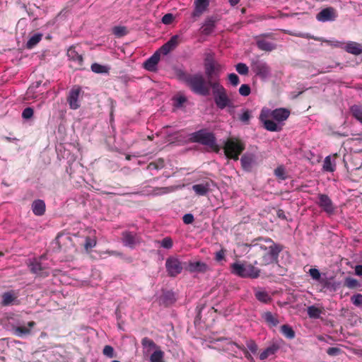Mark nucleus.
I'll use <instances>...</instances> for the list:
<instances>
[{
    "instance_id": "obj_1",
    "label": "nucleus",
    "mask_w": 362,
    "mask_h": 362,
    "mask_svg": "<svg viewBox=\"0 0 362 362\" xmlns=\"http://www.w3.org/2000/svg\"><path fill=\"white\" fill-rule=\"evenodd\" d=\"M289 115L290 111L285 108H277L272 110L264 107L259 115V119L267 130L280 132L282 129L281 122L287 119Z\"/></svg>"
},
{
    "instance_id": "obj_2",
    "label": "nucleus",
    "mask_w": 362,
    "mask_h": 362,
    "mask_svg": "<svg viewBox=\"0 0 362 362\" xmlns=\"http://www.w3.org/2000/svg\"><path fill=\"white\" fill-rule=\"evenodd\" d=\"M185 81L194 93L204 96L209 95L211 88L209 80L206 82L202 74L189 75L185 77Z\"/></svg>"
},
{
    "instance_id": "obj_3",
    "label": "nucleus",
    "mask_w": 362,
    "mask_h": 362,
    "mask_svg": "<svg viewBox=\"0 0 362 362\" xmlns=\"http://www.w3.org/2000/svg\"><path fill=\"white\" fill-rule=\"evenodd\" d=\"M230 272L241 278L257 279L260 274V269L253 264L240 261H236L230 265Z\"/></svg>"
},
{
    "instance_id": "obj_4",
    "label": "nucleus",
    "mask_w": 362,
    "mask_h": 362,
    "mask_svg": "<svg viewBox=\"0 0 362 362\" xmlns=\"http://www.w3.org/2000/svg\"><path fill=\"white\" fill-rule=\"evenodd\" d=\"M217 107L223 110L226 107H233V102L229 98L226 88L221 85L218 80L209 82Z\"/></svg>"
},
{
    "instance_id": "obj_5",
    "label": "nucleus",
    "mask_w": 362,
    "mask_h": 362,
    "mask_svg": "<svg viewBox=\"0 0 362 362\" xmlns=\"http://www.w3.org/2000/svg\"><path fill=\"white\" fill-rule=\"evenodd\" d=\"M245 148V143L236 138L228 139L224 142L223 150L226 156L234 160L239 159V156Z\"/></svg>"
},
{
    "instance_id": "obj_6",
    "label": "nucleus",
    "mask_w": 362,
    "mask_h": 362,
    "mask_svg": "<svg viewBox=\"0 0 362 362\" xmlns=\"http://www.w3.org/2000/svg\"><path fill=\"white\" fill-rule=\"evenodd\" d=\"M190 139L194 142H198L209 146L216 153L220 151L219 146L216 144L214 135L205 130H199L192 133L190 135Z\"/></svg>"
},
{
    "instance_id": "obj_7",
    "label": "nucleus",
    "mask_w": 362,
    "mask_h": 362,
    "mask_svg": "<svg viewBox=\"0 0 362 362\" xmlns=\"http://www.w3.org/2000/svg\"><path fill=\"white\" fill-rule=\"evenodd\" d=\"M251 69L255 76L262 81H267L272 76L271 67L264 60H253L251 64Z\"/></svg>"
},
{
    "instance_id": "obj_8",
    "label": "nucleus",
    "mask_w": 362,
    "mask_h": 362,
    "mask_svg": "<svg viewBox=\"0 0 362 362\" xmlns=\"http://www.w3.org/2000/svg\"><path fill=\"white\" fill-rule=\"evenodd\" d=\"M204 69L208 80L213 82L212 79H218L222 66L215 62L211 56H207L204 62Z\"/></svg>"
},
{
    "instance_id": "obj_9",
    "label": "nucleus",
    "mask_w": 362,
    "mask_h": 362,
    "mask_svg": "<svg viewBox=\"0 0 362 362\" xmlns=\"http://www.w3.org/2000/svg\"><path fill=\"white\" fill-rule=\"evenodd\" d=\"M166 270L170 276H176L183 269V264L175 257H170L165 262Z\"/></svg>"
},
{
    "instance_id": "obj_10",
    "label": "nucleus",
    "mask_w": 362,
    "mask_h": 362,
    "mask_svg": "<svg viewBox=\"0 0 362 362\" xmlns=\"http://www.w3.org/2000/svg\"><path fill=\"white\" fill-rule=\"evenodd\" d=\"M35 325V322L33 321L27 323H18L17 325H13L11 330L15 336L23 337L31 334V329Z\"/></svg>"
},
{
    "instance_id": "obj_11",
    "label": "nucleus",
    "mask_w": 362,
    "mask_h": 362,
    "mask_svg": "<svg viewBox=\"0 0 362 362\" xmlns=\"http://www.w3.org/2000/svg\"><path fill=\"white\" fill-rule=\"evenodd\" d=\"M282 250L283 247L279 244L271 245L269 247V252L262 257L263 264L267 265L276 262Z\"/></svg>"
},
{
    "instance_id": "obj_12",
    "label": "nucleus",
    "mask_w": 362,
    "mask_h": 362,
    "mask_svg": "<svg viewBox=\"0 0 362 362\" xmlns=\"http://www.w3.org/2000/svg\"><path fill=\"white\" fill-rule=\"evenodd\" d=\"M81 88L79 86H74L67 96V102L71 110H77L81 106L80 95Z\"/></svg>"
},
{
    "instance_id": "obj_13",
    "label": "nucleus",
    "mask_w": 362,
    "mask_h": 362,
    "mask_svg": "<svg viewBox=\"0 0 362 362\" xmlns=\"http://www.w3.org/2000/svg\"><path fill=\"white\" fill-rule=\"evenodd\" d=\"M337 17L336 10L332 7H327L320 11L316 16L320 22L334 21Z\"/></svg>"
},
{
    "instance_id": "obj_14",
    "label": "nucleus",
    "mask_w": 362,
    "mask_h": 362,
    "mask_svg": "<svg viewBox=\"0 0 362 362\" xmlns=\"http://www.w3.org/2000/svg\"><path fill=\"white\" fill-rule=\"evenodd\" d=\"M242 168L245 171H251L252 167L257 164V157L252 153H245L240 158Z\"/></svg>"
},
{
    "instance_id": "obj_15",
    "label": "nucleus",
    "mask_w": 362,
    "mask_h": 362,
    "mask_svg": "<svg viewBox=\"0 0 362 362\" xmlns=\"http://www.w3.org/2000/svg\"><path fill=\"white\" fill-rule=\"evenodd\" d=\"M141 346L143 355L145 358L148 357L155 350L160 349L152 339L148 337L142 339Z\"/></svg>"
},
{
    "instance_id": "obj_16",
    "label": "nucleus",
    "mask_w": 362,
    "mask_h": 362,
    "mask_svg": "<svg viewBox=\"0 0 362 362\" xmlns=\"http://www.w3.org/2000/svg\"><path fill=\"white\" fill-rule=\"evenodd\" d=\"M213 185L211 180H204L200 183L192 185V188L197 195L205 196L211 191Z\"/></svg>"
},
{
    "instance_id": "obj_17",
    "label": "nucleus",
    "mask_w": 362,
    "mask_h": 362,
    "mask_svg": "<svg viewBox=\"0 0 362 362\" xmlns=\"http://www.w3.org/2000/svg\"><path fill=\"white\" fill-rule=\"evenodd\" d=\"M319 201L317 204L321 207L326 213L331 214L334 211L333 203L330 198L324 194H320L318 195Z\"/></svg>"
},
{
    "instance_id": "obj_18",
    "label": "nucleus",
    "mask_w": 362,
    "mask_h": 362,
    "mask_svg": "<svg viewBox=\"0 0 362 362\" xmlns=\"http://www.w3.org/2000/svg\"><path fill=\"white\" fill-rule=\"evenodd\" d=\"M271 34H264L256 37V43L258 48L263 51L271 52L276 48V45L263 39V37H270Z\"/></svg>"
},
{
    "instance_id": "obj_19",
    "label": "nucleus",
    "mask_w": 362,
    "mask_h": 362,
    "mask_svg": "<svg viewBox=\"0 0 362 362\" xmlns=\"http://www.w3.org/2000/svg\"><path fill=\"white\" fill-rule=\"evenodd\" d=\"M44 259H45V257L41 256L40 258L34 259L30 262L29 267L33 273L40 274L47 268V265L43 262Z\"/></svg>"
},
{
    "instance_id": "obj_20",
    "label": "nucleus",
    "mask_w": 362,
    "mask_h": 362,
    "mask_svg": "<svg viewBox=\"0 0 362 362\" xmlns=\"http://www.w3.org/2000/svg\"><path fill=\"white\" fill-rule=\"evenodd\" d=\"M179 39L180 36L177 35L171 37V38L159 49V52L162 53L163 55L168 54L178 45Z\"/></svg>"
},
{
    "instance_id": "obj_21",
    "label": "nucleus",
    "mask_w": 362,
    "mask_h": 362,
    "mask_svg": "<svg viewBox=\"0 0 362 362\" xmlns=\"http://www.w3.org/2000/svg\"><path fill=\"white\" fill-rule=\"evenodd\" d=\"M122 242L125 246L134 247L140 242V239L136 233L125 231L122 233Z\"/></svg>"
},
{
    "instance_id": "obj_22",
    "label": "nucleus",
    "mask_w": 362,
    "mask_h": 362,
    "mask_svg": "<svg viewBox=\"0 0 362 362\" xmlns=\"http://www.w3.org/2000/svg\"><path fill=\"white\" fill-rule=\"evenodd\" d=\"M209 5V0H194L192 16L199 17L207 9Z\"/></svg>"
},
{
    "instance_id": "obj_23",
    "label": "nucleus",
    "mask_w": 362,
    "mask_h": 362,
    "mask_svg": "<svg viewBox=\"0 0 362 362\" xmlns=\"http://www.w3.org/2000/svg\"><path fill=\"white\" fill-rule=\"evenodd\" d=\"M160 55L159 51H156L151 57L145 61L144 63V69L149 71H155L160 60Z\"/></svg>"
},
{
    "instance_id": "obj_24",
    "label": "nucleus",
    "mask_w": 362,
    "mask_h": 362,
    "mask_svg": "<svg viewBox=\"0 0 362 362\" xmlns=\"http://www.w3.org/2000/svg\"><path fill=\"white\" fill-rule=\"evenodd\" d=\"M344 49L351 54L359 55L362 54V45L356 42L349 41L345 44Z\"/></svg>"
},
{
    "instance_id": "obj_25",
    "label": "nucleus",
    "mask_w": 362,
    "mask_h": 362,
    "mask_svg": "<svg viewBox=\"0 0 362 362\" xmlns=\"http://www.w3.org/2000/svg\"><path fill=\"white\" fill-rule=\"evenodd\" d=\"M187 269L190 272H205L208 269V266L203 262H190Z\"/></svg>"
},
{
    "instance_id": "obj_26",
    "label": "nucleus",
    "mask_w": 362,
    "mask_h": 362,
    "mask_svg": "<svg viewBox=\"0 0 362 362\" xmlns=\"http://www.w3.org/2000/svg\"><path fill=\"white\" fill-rule=\"evenodd\" d=\"M318 283L322 287L321 290L326 288L330 291H335L339 285L334 282L332 279L327 278L325 274Z\"/></svg>"
},
{
    "instance_id": "obj_27",
    "label": "nucleus",
    "mask_w": 362,
    "mask_h": 362,
    "mask_svg": "<svg viewBox=\"0 0 362 362\" xmlns=\"http://www.w3.org/2000/svg\"><path fill=\"white\" fill-rule=\"evenodd\" d=\"M67 56L70 60L75 62L78 65H82L83 57L76 51L75 47H71L68 49Z\"/></svg>"
},
{
    "instance_id": "obj_28",
    "label": "nucleus",
    "mask_w": 362,
    "mask_h": 362,
    "mask_svg": "<svg viewBox=\"0 0 362 362\" xmlns=\"http://www.w3.org/2000/svg\"><path fill=\"white\" fill-rule=\"evenodd\" d=\"M32 210L36 216H42L45 211V204L41 199L35 200L32 204Z\"/></svg>"
},
{
    "instance_id": "obj_29",
    "label": "nucleus",
    "mask_w": 362,
    "mask_h": 362,
    "mask_svg": "<svg viewBox=\"0 0 362 362\" xmlns=\"http://www.w3.org/2000/svg\"><path fill=\"white\" fill-rule=\"evenodd\" d=\"M255 296L259 301L264 303H268L272 300V298L269 294L262 288L255 289Z\"/></svg>"
},
{
    "instance_id": "obj_30",
    "label": "nucleus",
    "mask_w": 362,
    "mask_h": 362,
    "mask_svg": "<svg viewBox=\"0 0 362 362\" xmlns=\"http://www.w3.org/2000/svg\"><path fill=\"white\" fill-rule=\"evenodd\" d=\"M262 317L269 327H276L279 323L277 316L273 315L271 312L264 313Z\"/></svg>"
},
{
    "instance_id": "obj_31",
    "label": "nucleus",
    "mask_w": 362,
    "mask_h": 362,
    "mask_svg": "<svg viewBox=\"0 0 362 362\" xmlns=\"http://www.w3.org/2000/svg\"><path fill=\"white\" fill-rule=\"evenodd\" d=\"M214 28L215 21L213 18H209L204 21L202 27V33L204 35H208L213 32Z\"/></svg>"
},
{
    "instance_id": "obj_32",
    "label": "nucleus",
    "mask_w": 362,
    "mask_h": 362,
    "mask_svg": "<svg viewBox=\"0 0 362 362\" xmlns=\"http://www.w3.org/2000/svg\"><path fill=\"white\" fill-rule=\"evenodd\" d=\"M279 349V346L276 344H273L265 349L260 354V360H265L269 356L274 355Z\"/></svg>"
},
{
    "instance_id": "obj_33",
    "label": "nucleus",
    "mask_w": 362,
    "mask_h": 362,
    "mask_svg": "<svg viewBox=\"0 0 362 362\" xmlns=\"http://www.w3.org/2000/svg\"><path fill=\"white\" fill-rule=\"evenodd\" d=\"M17 295L13 291H8L3 293L1 303L3 305H9L17 299Z\"/></svg>"
},
{
    "instance_id": "obj_34",
    "label": "nucleus",
    "mask_w": 362,
    "mask_h": 362,
    "mask_svg": "<svg viewBox=\"0 0 362 362\" xmlns=\"http://www.w3.org/2000/svg\"><path fill=\"white\" fill-rule=\"evenodd\" d=\"M164 355V352L160 349L155 350L148 358L151 362H165Z\"/></svg>"
},
{
    "instance_id": "obj_35",
    "label": "nucleus",
    "mask_w": 362,
    "mask_h": 362,
    "mask_svg": "<svg viewBox=\"0 0 362 362\" xmlns=\"http://www.w3.org/2000/svg\"><path fill=\"white\" fill-rule=\"evenodd\" d=\"M281 332L288 339H293L296 336L293 328L288 325H284L281 327Z\"/></svg>"
},
{
    "instance_id": "obj_36",
    "label": "nucleus",
    "mask_w": 362,
    "mask_h": 362,
    "mask_svg": "<svg viewBox=\"0 0 362 362\" xmlns=\"http://www.w3.org/2000/svg\"><path fill=\"white\" fill-rule=\"evenodd\" d=\"M42 35L40 33H36L33 35L27 42L26 47L28 49H32L37 44H38L42 40Z\"/></svg>"
},
{
    "instance_id": "obj_37",
    "label": "nucleus",
    "mask_w": 362,
    "mask_h": 362,
    "mask_svg": "<svg viewBox=\"0 0 362 362\" xmlns=\"http://www.w3.org/2000/svg\"><path fill=\"white\" fill-rule=\"evenodd\" d=\"M352 115L361 123H362V106L354 105L351 107Z\"/></svg>"
},
{
    "instance_id": "obj_38",
    "label": "nucleus",
    "mask_w": 362,
    "mask_h": 362,
    "mask_svg": "<svg viewBox=\"0 0 362 362\" xmlns=\"http://www.w3.org/2000/svg\"><path fill=\"white\" fill-rule=\"evenodd\" d=\"M322 169L326 172H333L335 170V165L332 162L329 156L325 157L323 163Z\"/></svg>"
},
{
    "instance_id": "obj_39",
    "label": "nucleus",
    "mask_w": 362,
    "mask_h": 362,
    "mask_svg": "<svg viewBox=\"0 0 362 362\" xmlns=\"http://www.w3.org/2000/svg\"><path fill=\"white\" fill-rule=\"evenodd\" d=\"M91 70L96 74H107L109 72V68L107 66L98 63H94L91 65Z\"/></svg>"
},
{
    "instance_id": "obj_40",
    "label": "nucleus",
    "mask_w": 362,
    "mask_h": 362,
    "mask_svg": "<svg viewBox=\"0 0 362 362\" xmlns=\"http://www.w3.org/2000/svg\"><path fill=\"white\" fill-rule=\"evenodd\" d=\"M308 315L311 318H319L321 314V311L319 308L314 305L309 306L308 308Z\"/></svg>"
},
{
    "instance_id": "obj_41",
    "label": "nucleus",
    "mask_w": 362,
    "mask_h": 362,
    "mask_svg": "<svg viewBox=\"0 0 362 362\" xmlns=\"http://www.w3.org/2000/svg\"><path fill=\"white\" fill-rule=\"evenodd\" d=\"M112 32L117 37H121L127 35V28L124 26H115L112 29Z\"/></svg>"
},
{
    "instance_id": "obj_42",
    "label": "nucleus",
    "mask_w": 362,
    "mask_h": 362,
    "mask_svg": "<svg viewBox=\"0 0 362 362\" xmlns=\"http://www.w3.org/2000/svg\"><path fill=\"white\" fill-rule=\"evenodd\" d=\"M175 106L176 107H180L187 101V98L183 95H177L173 98Z\"/></svg>"
},
{
    "instance_id": "obj_43",
    "label": "nucleus",
    "mask_w": 362,
    "mask_h": 362,
    "mask_svg": "<svg viewBox=\"0 0 362 362\" xmlns=\"http://www.w3.org/2000/svg\"><path fill=\"white\" fill-rule=\"evenodd\" d=\"M309 274L312 277L313 279L317 281L318 282L323 276V274H322L320 271L317 269L312 268L309 270Z\"/></svg>"
},
{
    "instance_id": "obj_44",
    "label": "nucleus",
    "mask_w": 362,
    "mask_h": 362,
    "mask_svg": "<svg viewBox=\"0 0 362 362\" xmlns=\"http://www.w3.org/2000/svg\"><path fill=\"white\" fill-rule=\"evenodd\" d=\"M235 69L241 75H247L249 72L248 66L244 63H238L235 66Z\"/></svg>"
},
{
    "instance_id": "obj_45",
    "label": "nucleus",
    "mask_w": 362,
    "mask_h": 362,
    "mask_svg": "<svg viewBox=\"0 0 362 362\" xmlns=\"http://www.w3.org/2000/svg\"><path fill=\"white\" fill-rule=\"evenodd\" d=\"M251 118V111L249 110H243V113L240 115V120L245 123L247 124Z\"/></svg>"
},
{
    "instance_id": "obj_46",
    "label": "nucleus",
    "mask_w": 362,
    "mask_h": 362,
    "mask_svg": "<svg viewBox=\"0 0 362 362\" xmlns=\"http://www.w3.org/2000/svg\"><path fill=\"white\" fill-rule=\"evenodd\" d=\"M274 175L281 180H284L286 178L285 169L283 166H279L274 170Z\"/></svg>"
},
{
    "instance_id": "obj_47",
    "label": "nucleus",
    "mask_w": 362,
    "mask_h": 362,
    "mask_svg": "<svg viewBox=\"0 0 362 362\" xmlns=\"http://www.w3.org/2000/svg\"><path fill=\"white\" fill-rule=\"evenodd\" d=\"M344 284L349 288H354L359 286L358 281L356 279L351 277L346 278Z\"/></svg>"
},
{
    "instance_id": "obj_48",
    "label": "nucleus",
    "mask_w": 362,
    "mask_h": 362,
    "mask_svg": "<svg viewBox=\"0 0 362 362\" xmlns=\"http://www.w3.org/2000/svg\"><path fill=\"white\" fill-rule=\"evenodd\" d=\"M351 303L357 307L362 306V294L357 293L351 296Z\"/></svg>"
},
{
    "instance_id": "obj_49",
    "label": "nucleus",
    "mask_w": 362,
    "mask_h": 362,
    "mask_svg": "<svg viewBox=\"0 0 362 362\" xmlns=\"http://www.w3.org/2000/svg\"><path fill=\"white\" fill-rule=\"evenodd\" d=\"M96 245V240L95 238H92L90 237H87L86 238L84 247L86 250L94 247Z\"/></svg>"
},
{
    "instance_id": "obj_50",
    "label": "nucleus",
    "mask_w": 362,
    "mask_h": 362,
    "mask_svg": "<svg viewBox=\"0 0 362 362\" xmlns=\"http://www.w3.org/2000/svg\"><path fill=\"white\" fill-rule=\"evenodd\" d=\"M251 89L249 85L243 84L239 88V93L243 96H247L250 94Z\"/></svg>"
},
{
    "instance_id": "obj_51",
    "label": "nucleus",
    "mask_w": 362,
    "mask_h": 362,
    "mask_svg": "<svg viewBox=\"0 0 362 362\" xmlns=\"http://www.w3.org/2000/svg\"><path fill=\"white\" fill-rule=\"evenodd\" d=\"M228 81L229 83L233 86H238L240 83L239 77L234 73L230 74L228 75Z\"/></svg>"
},
{
    "instance_id": "obj_52",
    "label": "nucleus",
    "mask_w": 362,
    "mask_h": 362,
    "mask_svg": "<svg viewBox=\"0 0 362 362\" xmlns=\"http://www.w3.org/2000/svg\"><path fill=\"white\" fill-rule=\"evenodd\" d=\"M103 353L105 356L109 357V358H113L115 356L114 355V349L112 346L110 345H106L103 348Z\"/></svg>"
},
{
    "instance_id": "obj_53",
    "label": "nucleus",
    "mask_w": 362,
    "mask_h": 362,
    "mask_svg": "<svg viewBox=\"0 0 362 362\" xmlns=\"http://www.w3.org/2000/svg\"><path fill=\"white\" fill-rule=\"evenodd\" d=\"M33 115V109L32 107H26L23 110L22 112L23 118L25 119H30Z\"/></svg>"
},
{
    "instance_id": "obj_54",
    "label": "nucleus",
    "mask_w": 362,
    "mask_h": 362,
    "mask_svg": "<svg viewBox=\"0 0 362 362\" xmlns=\"http://www.w3.org/2000/svg\"><path fill=\"white\" fill-rule=\"evenodd\" d=\"M247 349L252 353L255 354L257 351V345L253 340H248L246 341Z\"/></svg>"
},
{
    "instance_id": "obj_55",
    "label": "nucleus",
    "mask_w": 362,
    "mask_h": 362,
    "mask_svg": "<svg viewBox=\"0 0 362 362\" xmlns=\"http://www.w3.org/2000/svg\"><path fill=\"white\" fill-rule=\"evenodd\" d=\"M160 243L161 247L166 248V249H170L173 246V241L170 238H163L160 242Z\"/></svg>"
},
{
    "instance_id": "obj_56",
    "label": "nucleus",
    "mask_w": 362,
    "mask_h": 362,
    "mask_svg": "<svg viewBox=\"0 0 362 362\" xmlns=\"http://www.w3.org/2000/svg\"><path fill=\"white\" fill-rule=\"evenodd\" d=\"M173 18H174V17H173V14L167 13L163 16L162 23L165 25L170 24L173 22Z\"/></svg>"
},
{
    "instance_id": "obj_57",
    "label": "nucleus",
    "mask_w": 362,
    "mask_h": 362,
    "mask_svg": "<svg viewBox=\"0 0 362 362\" xmlns=\"http://www.w3.org/2000/svg\"><path fill=\"white\" fill-rule=\"evenodd\" d=\"M194 220V216L192 214H186L182 217V221L185 224H190Z\"/></svg>"
},
{
    "instance_id": "obj_58",
    "label": "nucleus",
    "mask_w": 362,
    "mask_h": 362,
    "mask_svg": "<svg viewBox=\"0 0 362 362\" xmlns=\"http://www.w3.org/2000/svg\"><path fill=\"white\" fill-rule=\"evenodd\" d=\"M341 350L337 347H329L327 350V354L329 356H337L340 353Z\"/></svg>"
},
{
    "instance_id": "obj_59",
    "label": "nucleus",
    "mask_w": 362,
    "mask_h": 362,
    "mask_svg": "<svg viewBox=\"0 0 362 362\" xmlns=\"http://www.w3.org/2000/svg\"><path fill=\"white\" fill-rule=\"evenodd\" d=\"M155 191H156L154 192L155 195H160V194H167V193L170 192V189L168 187H162V188H158Z\"/></svg>"
},
{
    "instance_id": "obj_60",
    "label": "nucleus",
    "mask_w": 362,
    "mask_h": 362,
    "mask_svg": "<svg viewBox=\"0 0 362 362\" xmlns=\"http://www.w3.org/2000/svg\"><path fill=\"white\" fill-rule=\"evenodd\" d=\"M225 257V250H221L216 252L215 254V259L218 262H220L224 259Z\"/></svg>"
},
{
    "instance_id": "obj_61",
    "label": "nucleus",
    "mask_w": 362,
    "mask_h": 362,
    "mask_svg": "<svg viewBox=\"0 0 362 362\" xmlns=\"http://www.w3.org/2000/svg\"><path fill=\"white\" fill-rule=\"evenodd\" d=\"M148 170L153 173V170H158V167L156 166V163L151 162L148 165Z\"/></svg>"
},
{
    "instance_id": "obj_62",
    "label": "nucleus",
    "mask_w": 362,
    "mask_h": 362,
    "mask_svg": "<svg viewBox=\"0 0 362 362\" xmlns=\"http://www.w3.org/2000/svg\"><path fill=\"white\" fill-rule=\"evenodd\" d=\"M330 45L334 46V47H341V48H343L344 49V43L341 42H339V41H334V42H330Z\"/></svg>"
},
{
    "instance_id": "obj_63",
    "label": "nucleus",
    "mask_w": 362,
    "mask_h": 362,
    "mask_svg": "<svg viewBox=\"0 0 362 362\" xmlns=\"http://www.w3.org/2000/svg\"><path fill=\"white\" fill-rule=\"evenodd\" d=\"M153 163H156V166L158 167V170L161 169L164 167V160L163 159H158Z\"/></svg>"
},
{
    "instance_id": "obj_64",
    "label": "nucleus",
    "mask_w": 362,
    "mask_h": 362,
    "mask_svg": "<svg viewBox=\"0 0 362 362\" xmlns=\"http://www.w3.org/2000/svg\"><path fill=\"white\" fill-rule=\"evenodd\" d=\"M355 274L358 276H362V265L356 266Z\"/></svg>"
}]
</instances>
